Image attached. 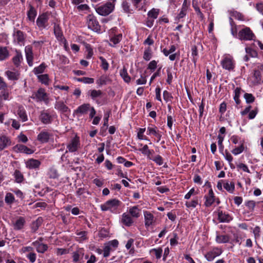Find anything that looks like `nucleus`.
<instances>
[{
	"instance_id": "nucleus-16",
	"label": "nucleus",
	"mask_w": 263,
	"mask_h": 263,
	"mask_svg": "<svg viewBox=\"0 0 263 263\" xmlns=\"http://www.w3.org/2000/svg\"><path fill=\"white\" fill-rule=\"evenodd\" d=\"M52 136V134L51 133L43 130L37 135V139L41 143H47Z\"/></svg>"
},
{
	"instance_id": "nucleus-56",
	"label": "nucleus",
	"mask_w": 263,
	"mask_h": 263,
	"mask_svg": "<svg viewBox=\"0 0 263 263\" xmlns=\"http://www.w3.org/2000/svg\"><path fill=\"white\" fill-rule=\"evenodd\" d=\"M41 224V219L37 218L35 221L33 222L31 226L32 230L33 232H35Z\"/></svg>"
},
{
	"instance_id": "nucleus-15",
	"label": "nucleus",
	"mask_w": 263,
	"mask_h": 263,
	"mask_svg": "<svg viewBox=\"0 0 263 263\" xmlns=\"http://www.w3.org/2000/svg\"><path fill=\"white\" fill-rule=\"evenodd\" d=\"M218 219L220 222L228 223L233 219V217L229 214L218 210L217 212Z\"/></svg>"
},
{
	"instance_id": "nucleus-27",
	"label": "nucleus",
	"mask_w": 263,
	"mask_h": 263,
	"mask_svg": "<svg viewBox=\"0 0 263 263\" xmlns=\"http://www.w3.org/2000/svg\"><path fill=\"white\" fill-rule=\"evenodd\" d=\"M139 151L144 156H146L147 159L151 158V155L154 153V150L149 149L147 145H144L142 147L139 148Z\"/></svg>"
},
{
	"instance_id": "nucleus-59",
	"label": "nucleus",
	"mask_w": 263,
	"mask_h": 263,
	"mask_svg": "<svg viewBox=\"0 0 263 263\" xmlns=\"http://www.w3.org/2000/svg\"><path fill=\"white\" fill-rule=\"evenodd\" d=\"M244 98L246 99V102L248 103H252L255 100L254 97L251 93H245Z\"/></svg>"
},
{
	"instance_id": "nucleus-60",
	"label": "nucleus",
	"mask_w": 263,
	"mask_h": 263,
	"mask_svg": "<svg viewBox=\"0 0 263 263\" xmlns=\"http://www.w3.org/2000/svg\"><path fill=\"white\" fill-rule=\"evenodd\" d=\"M244 150L243 145L242 144L239 146L237 147L232 151V153L235 155H237L241 153Z\"/></svg>"
},
{
	"instance_id": "nucleus-9",
	"label": "nucleus",
	"mask_w": 263,
	"mask_h": 263,
	"mask_svg": "<svg viewBox=\"0 0 263 263\" xmlns=\"http://www.w3.org/2000/svg\"><path fill=\"white\" fill-rule=\"evenodd\" d=\"M223 251L221 249L218 248H214L213 249L207 252L204 256L206 260L209 261H211L220 255Z\"/></svg>"
},
{
	"instance_id": "nucleus-4",
	"label": "nucleus",
	"mask_w": 263,
	"mask_h": 263,
	"mask_svg": "<svg viewBox=\"0 0 263 263\" xmlns=\"http://www.w3.org/2000/svg\"><path fill=\"white\" fill-rule=\"evenodd\" d=\"M87 24L88 28L95 32L100 31V26L96 18L92 15H89L87 17Z\"/></svg>"
},
{
	"instance_id": "nucleus-31",
	"label": "nucleus",
	"mask_w": 263,
	"mask_h": 263,
	"mask_svg": "<svg viewBox=\"0 0 263 263\" xmlns=\"http://www.w3.org/2000/svg\"><path fill=\"white\" fill-rule=\"evenodd\" d=\"M121 221L124 224L128 227L130 226L133 223V220L130 215L126 213L122 214Z\"/></svg>"
},
{
	"instance_id": "nucleus-36",
	"label": "nucleus",
	"mask_w": 263,
	"mask_h": 263,
	"mask_svg": "<svg viewBox=\"0 0 263 263\" xmlns=\"http://www.w3.org/2000/svg\"><path fill=\"white\" fill-rule=\"evenodd\" d=\"M109 81V78L105 75L101 76L96 81V83L99 86L105 85Z\"/></svg>"
},
{
	"instance_id": "nucleus-26",
	"label": "nucleus",
	"mask_w": 263,
	"mask_h": 263,
	"mask_svg": "<svg viewBox=\"0 0 263 263\" xmlns=\"http://www.w3.org/2000/svg\"><path fill=\"white\" fill-rule=\"evenodd\" d=\"M13 64L16 68L18 67L23 60V55L21 52L19 51H16V54L12 59Z\"/></svg>"
},
{
	"instance_id": "nucleus-19",
	"label": "nucleus",
	"mask_w": 263,
	"mask_h": 263,
	"mask_svg": "<svg viewBox=\"0 0 263 263\" xmlns=\"http://www.w3.org/2000/svg\"><path fill=\"white\" fill-rule=\"evenodd\" d=\"M14 41L16 42L20 45H24L25 40V36L24 33L20 31L17 30L13 33Z\"/></svg>"
},
{
	"instance_id": "nucleus-13",
	"label": "nucleus",
	"mask_w": 263,
	"mask_h": 263,
	"mask_svg": "<svg viewBox=\"0 0 263 263\" xmlns=\"http://www.w3.org/2000/svg\"><path fill=\"white\" fill-rule=\"evenodd\" d=\"M42 240V238H40L39 240L35 241L32 243V245L36 248V251L39 253H44L48 249V246L47 245L44 244L41 242Z\"/></svg>"
},
{
	"instance_id": "nucleus-47",
	"label": "nucleus",
	"mask_w": 263,
	"mask_h": 263,
	"mask_svg": "<svg viewBox=\"0 0 263 263\" xmlns=\"http://www.w3.org/2000/svg\"><path fill=\"white\" fill-rule=\"evenodd\" d=\"M198 204V199L197 197L195 198L191 201L186 202L185 205L188 208H195Z\"/></svg>"
},
{
	"instance_id": "nucleus-46",
	"label": "nucleus",
	"mask_w": 263,
	"mask_h": 263,
	"mask_svg": "<svg viewBox=\"0 0 263 263\" xmlns=\"http://www.w3.org/2000/svg\"><path fill=\"white\" fill-rule=\"evenodd\" d=\"M54 33L56 37L61 39L63 35L62 31L59 25L55 24L54 26Z\"/></svg>"
},
{
	"instance_id": "nucleus-6",
	"label": "nucleus",
	"mask_w": 263,
	"mask_h": 263,
	"mask_svg": "<svg viewBox=\"0 0 263 263\" xmlns=\"http://www.w3.org/2000/svg\"><path fill=\"white\" fill-rule=\"evenodd\" d=\"M116 28H112L109 30V36H110V43L109 45L111 46H114L116 44H118L122 39V34L119 33L116 34L115 33Z\"/></svg>"
},
{
	"instance_id": "nucleus-1",
	"label": "nucleus",
	"mask_w": 263,
	"mask_h": 263,
	"mask_svg": "<svg viewBox=\"0 0 263 263\" xmlns=\"http://www.w3.org/2000/svg\"><path fill=\"white\" fill-rule=\"evenodd\" d=\"M31 98L37 102H44L46 104L49 103V98L47 93L44 89L39 88L36 91L32 93Z\"/></svg>"
},
{
	"instance_id": "nucleus-51",
	"label": "nucleus",
	"mask_w": 263,
	"mask_h": 263,
	"mask_svg": "<svg viewBox=\"0 0 263 263\" xmlns=\"http://www.w3.org/2000/svg\"><path fill=\"white\" fill-rule=\"evenodd\" d=\"M38 79L43 84L47 85L48 84L49 78L47 74H41L37 76Z\"/></svg>"
},
{
	"instance_id": "nucleus-7",
	"label": "nucleus",
	"mask_w": 263,
	"mask_h": 263,
	"mask_svg": "<svg viewBox=\"0 0 263 263\" xmlns=\"http://www.w3.org/2000/svg\"><path fill=\"white\" fill-rule=\"evenodd\" d=\"M5 74L9 80L13 82L18 80L21 77L20 71L15 68L6 71Z\"/></svg>"
},
{
	"instance_id": "nucleus-43",
	"label": "nucleus",
	"mask_w": 263,
	"mask_h": 263,
	"mask_svg": "<svg viewBox=\"0 0 263 263\" xmlns=\"http://www.w3.org/2000/svg\"><path fill=\"white\" fill-rule=\"evenodd\" d=\"M241 93V89L239 87H236L234 90V100L237 105H239L240 103V100H239V97Z\"/></svg>"
},
{
	"instance_id": "nucleus-39",
	"label": "nucleus",
	"mask_w": 263,
	"mask_h": 263,
	"mask_svg": "<svg viewBox=\"0 0 263 263\" xmlns=\"http://www.w3.org/2000/svg\"><path fill=\"white\" fill-rule=\"evenodd\" d=\"M120 75L123 78L124 81L127 83L129 82L130 81V78L128 76L127 70L125 67H123V69L120 70Z\"/></svg>"
},
{
	"instance_id": "nucleus-23",
	"label": "nucleus",
	"mask_w": 263,
	"mask_h": 263,
	"mask_svg": "<svg viewBox=\"0 0 263 263\" xmlns=\"http://www.w3.org/2000/svg\"><path fill=\"white\" fill-rule=\"evenodd\" d=\"M84 254V251L83 248H79L72 253V261L74 262L79 261L82 259Z\"/></svg>"
},
{
	"instance_id": "nucleus-64",
	"label": "nucleus",
	"mask_w": 263,
	"mask_h": 263,
	"mask_svg": "<svg viewBox=\"0 0 263 263\" xmlns=\"http://www.w3.org/2000/svg\"><path fill=\"white\" fill-rule=\"evenodd\" d=\"M186 14V8L183 6L179 13L178 14V16H177V18L178 20L182 18L183 17H184L185 16Z\"/></svg>"
},
{
	"instance_id": "nucleus-54",
	"label": "nucleus",
	"mask_w": 263,
	"mask_h": 263,
	"mask_svg": "<svg viewBox=\"0 0 263 263\" xmlns=\"http://www.w3.org/2000/svg\"><path fill=\"white\" fill-rule=\"evenodd\" d=\"M99 59L101 62V66L103 69L106 71L108 69L109 64L105 59L102 57H100Z\"/></svg>"
},
{
	"instance_id": "nucleus-32",
	"label": "nucleus",
	"mask_w": 263,
	"mask_h": 263,
	"mask_svg": "<svg viewBox=\"0 0 263 263\" xmlns=\"http://www.w3.org/2000/svg\"><path fill=\"white\" fill-rule=\"evenodd\" d=\"M17 115L22 122H26L28 120L26 110L22 106H19L17 110Z\"/></svg>"
},
{
	"instance_id": "nucleus-58",
	"label": "nucleus",
	"mask_w": 263,
	"mask_h": 263,
	"mask_svg": "<svg viewBox=\"0 0 263 263\" xmlns=\"http://www.w3.org/2000/svg\"><path fill=\"white\" fill-rule=\"evenodd\" d=\"M78 240L80 242L87 239V232L86 231H81L77 233Z\"/></svg>"
},
{
	"instance_id": "nucleus-5",
	"label": "nucleus",
	"mask_w": 263,
	"mask_h": 263,
	"mask_svg": "<svg viewBox=\"0 0 263 263\" xmlns=\"http://www.w3.org/2000/svg\"><path fill=\"white\" fill-rule=\"evenodd\" d=\"M238 36L241 40H252L255 36L249 28L246 27L239 32Z\"/></svg>"
},
{
	"instance_id": "nucleus-63",
	"label": "nucleus",
	"mask_w": 263,
	"mask_h": 263,
	"mask_svg": "<svg viewBox=\"0 0 263 263\" xmlns=\"http://www.w3.org/2000/svg\"><path fill=\"white\" fill-rule=\"evenodd\" d=\"M163 97L166 102L171 101L173 97L172 95L166 90L163 91Z\"/></svg>"
},
{
	"instance_id": "nucleus-44",
	"label": "nucleus",
	"mask_w": 263,
	"mask_h": 263,
	"mask_svg": "<svg viewBox=\"0 0 263 263\" xmlns=\"http://www.w3.org/2000/svg\"><path fill=\"white\" fill-rule=\"evenodd\" d=\"M13 176L15 181L17 183H21L24 180V176L22 173L18 170H15Z\"/></svg>"
},
{
	"instance_id": "nucleus-24",
	"label": "nucleus",
	"mask_w": 263,
	"mask_h": 263,
	"mask_svg": "<svg viewBox=\"0 0 263 263\" xmlns=\"http://www.w3.org/2000/svg\"><path fill=\"white\" fill-rule=\"evenodd\" d=\"M144 216L145 220V226L148 227L151 226L154 221V217L149 212H144Z\"/></svg>"
},
{
	"instance_id": "nucleus-55",
	"label": "nucleus",
	"mask_w": 263,
	"mask_h": 263,
	"mask_svg": "<svg viewBox=\"0 0 263 263\" xmlns=\"http://www.w3.org/2000/svg\"><path fill=\"white\" fill-rule=\"evenodd\" d=\"M152 58V51L149 48L144 50L143 54V59L146 61H149Z\"/></svg>"
},
{
	"instance_id": "nucleus-62",
	"label": "nucleus",
	"mask_w": 263,
	"mask_h": 263,
	"mask_svg": "<svg viewBox=\"0 0 263 263\" xmlns=\"http://www.w3.org/2000/svg\"><path fill=\"white\" fill-rule=\"evenodd\" d=\"M192 5H193V7H194L195 11L196 12L197 15L200 17V18H201V19L202 20L203 18V14L201 12L199 8L195 3V1H193Z\"/></svg>"
},
{
	"instance_id": "nucleus-2",
	"label": "nucleus",
	"mask_w": 263,
	"mask_h": 263,
	"mask_svg": "<svg viewBox=\"0 0 263 263\" xmlns=\"http://www.w3.org/2000/svg\"><path fill=\"white\" fill-rule=\"evenodd\" d=\"M121 203V201L118 199H111L101 204V209L103 211H110L114 212L118 208Z\"/></svg>"
},
{
	"instance_id": "nucleus-37",
	"label": "nucleus",
	"mask_w": 263,
	"mask_h": 263,
	"mask_svg": "<svg viewBox=\"0 0 263 263\" xmlns=\"http://www.w3.org/2000/svg\"><path fill=\"white\" fill-rule=\"evenodd\" d=\"M160 10L159 9L153 8L147 13V16L149 18L153 20L156 19L159 14Z\"/></svg>"
},
{
	"instance_id": "nucleus-50",
	"label": "nucleus",
	"mask_w": 263,
	"mask_h": 263,
	"mask_svg": "<svg viewBox=\"0 0 263 263\" xmlns=\"http://www.w3.org/2000/svg\"><path fill=\"white\" fill-rule=\"evenodd\" d=\"M149 159L153 160L157 164L159 165H161L163 163V160L162 157L160 155H157L154 157L151 156V158Z\"/></svg>"
},
{
	"instance_id": "nucleus-53",
	"label": "nucleus",
	"mask_w": 263,
	"mask_h": 263,
	"mask_svg": "<svg viewBox=\"0 0 263 263\" xmlns=\"http://www.w3.org/2000/svg\"><path fill=\"white\" fill-rule=\"evenodd\" d=\"M90 95L92 99H95L101 96L102 92L100 90H92L89 91Z\"/></svg>"
},
{
	"instance_id": "nucleus-28",
	"label": "nucleus",
	"mask_w": 263,
	"mask_h": 263,
	"mask_svg": "<svg viewBox=\"0 0 263 263\" xmlns=\"http://www.w3.org/2000/svg\"><path fill=\"white\" fill-rule=\"evenodd\" d=\"M54 108L62 112H67V111H70L69 108L63 101L56 102L54 105Z\"/></svg>"
},
{
	"instance_id": "nucleus-35",
	"label": "nucleus",
	"mask_w": 263,
	"mask_h": 263,
	"mask_svg": "<svg viewBox=\"0 0 263 263\" xmlns=\"http://www.w3.org/2000/svg\"><path fill=\"white\" fill-rule=\"evenodd\" d=\"M229 240V236L227 235H218L216 237V241L218 243H227Z\"/></svg>"
},
{
	"instance_id": "nucleus-3",
	"label": "nucleus",
	"mask_w": 263,
	"mask_h": 263,
	"mask_svg": "<svg viewBox=\"0 0 263 263\" xmlns=\"http://www.w3.org/2000/svg\"><path fill=\"white\" fill-rule=\"evenodd\" d=\"M115 6L110 2H108L96 9L97 12L102 16H106L110 14L114 9Z\"/></svg>"
},
{
	"instance_id": "nucleus-57",
	"label": "nucleus",
	"mask_w": 263,
	"mask_h": 263,
	"mask_svg": "<svg viewBox=\"0 0 263 263\" xmlns=\"http://www.w3.org/2000/svg\"><path fill=\"white\" fill-rule=\"evenodd\" d=\"M176 49V46L174 45H172L169 49L167 50L166 48L163 49L162 51L165 56H168L170 54L174 52Z\"/></svg>"
},
{
	"instance_id": "nucleus-17",
	"label": "nucleus",
	"mask_w": 263,
	"mask_h": 263,
	"mask_svg": "<svg viewBox=\"0 0 263 263\" xmlns=\"http://www.w3.org/2000/svg\"><path fill=\"white\" fill-rule=\"evenodd\" d=\"M13 151L16 153H23L27 154H31L33 151L23 144H17L13 147Z\"/></svg>"
},
{
	"instance_id": "nucleus-30",
	"label": "nucleus",
	"mask_w": 263,
	"mask_h": 263,
	"mask_svg": "<svg viewBox=\"0 0 263 263\" xmlns=\"http://www.w3.org/2000/svg\"><path fill=\"white\" fill-rule=\"evenodd\" d=\"M262 76H261L260 72L259 70H255L254 74L252 77V82L253 84H260L262 82Z\"/></svg>"
},
{
	"instance_id": "nucleus-48",
	"label": "nucleus",
	"mask_w": 263,
	"mask_h": 263,
	"mask_svg": "<svg viewBox=\"0 0 263 263\" xmlns=\"http://www.w3.org/2000/svg\"><path fill=\"white\" fill-rule=\"evenodd\" d=\"M114 250H115L113 248H112L111 247H110V246L109 245L106 244L103 249V251H104L103 256L104 257H107L109 256V254H110V252L111 251H113Z\"/></svg>"
},
{
	"instance_id": "nucleus-20",
	"label": "nucleus",
	"mask_w": 263,
	"mask_h": 263,
	"mask_svg": "<svg viewBox=\"0 0 263 263\" xmlns=\"http://www.w3.org/2000/svg\"><path fill=\"white\" fill-rule=\"evenodd\" d=\"M90 105L88 103L83 104L79 106L77 109L74 110L73 115L78 114H86L89 110Z\"/></svg>"
},
{
	"instance_id": "nucleus-38",
	"label": "nucleus",
	"mask_w": 263,
	"mask_h": 263,
	"mask_svg": "<svg viewBox=\"0 0 263 263\" xmlns=\"http://www.w3.org/2000/svg\"><path fill=\"white\" fill-rule=\"evenodd\" d=\"M140 210L137 206H134L130 208L129 210V213L133 217L138 218L140 216Z\"/></svg>"
},
{
	"instance_id": "nucleus-11",
	"label": "nucleus",
	"mask_w": 263,
	"mask_h": 263,
	"mask_svg": "<svg viewBox=\"0 0 263 263\" xmlns=\"http://www.w3.org/2000/svg\"><path fill=\"white\" fill-rule=\"evenodd\" d=\"M221 64L223 68L231 70L234 68V63L233 59L230 57H226L221 61Z\"/></svg>"
},
{
	"instance_id": "nucleus-8",
	"label": "nucleus",
	"mask_w": 263,
	"mask_h": 263,
	"mask_svg": "<svg viewBox=\"0 0 263 263\" xmlns=\"http://www.w3.org/2000/svg\"><path fill=\"white\" fill-rule=\"evenodd\" d=\"M48 15L47 13H43L40 15L36 20V25L41 30L45 29L48 26Z\"/></svg>"
},
{
	"instance_id": "nucleus-22",
	"label": "nucleus",
	"mask_w": 263,
	"mask_h": 263,
	"mask_svg": "<svg viewBox=\"0 0 263 263\" xmlns=\"http://www.w3.org/2000/svg\"><path fill=\"white\" fill-rule=\"evenodd\" d=\"M26 221L24 217H18L13 223V229L15 230H20L24 228Z\"/></svg>"
},
{
	"instance_id": "nucleus-41",
	"label": "nucleus",
	"mask_w": 263,
	"mask_h": 263,
	"mask_svg": "<svg viewBox=\"0 0 263 263\" xmlns=\"http://www.w3.org/2000/svg\"><path fill=\"white\" fill-rule=\"evenodd\" d=\"M47 42L46 37L42 36L39 38L37 41H34L33 42V45L35 48H41L43 44Z\"/></svg>"
},
{
	"instance_id": "nucleus-25",
	"label": "nucleus",
	"mask_w": 263,
	"mask_h": 263,
	"mask_svg": "<svg viewBox=\"0 0 263 263\" xmlns=\"http://www.w3.org/2000/svg\"><path fill=\"white\" fill-rule=\"evenodd\" d=\"M10 145L11 141L8 137L5 136H2L0 137V151L4 149Z\"/></svg>"
},
{
	"instance_id": "nucleus-33",
	"label": "nucleus",
	"mask_w": 263,
	"mask_h": 263,
	"mask_svg": "<svg viewBox=\"0 0 263 263\" xmlns=\"http://www.w3.org/2000/svg\"><path fill=\"white\" fill-rule=\"evenodd\" d=\"M9 57V52L6 47H0V61L7 59Z\"/></svg>"
},
{
	"instance_id": "nucleus-34",
	"label": "nucleus",
	"mask_w": 263,
	"mask_h": 263,
	"mask_svg": "<svg viewBox=\"0 0 263 263\" xmlns=\"http://www.w3.org/2000/svg\"><path fill=\"white\" fill-rule=\"evenodd\" d=\"M223 188L230 193H233L235 190V184L233 182H229L228 181L224 180Z\"/></svg>"
},
{
	"instance_id": "nucleus-14",
	"label": "nucleus",
	"mask_w": 263,
	"mask_h": 263,
	"mask_svg": "<svg viewBox=\"0 0 263 263\" xmlns=\"http://www.w3.org/2000/svg\"><path fill=\"white\" fill-rule=\"evenodd\" d=\"M25 55L27 63L29 66H32L33 54L32 51V48L31 46L28 45L25 47Z\"/></svg>"
},
{
	"instance_id": "nucleus-10",
	"label": "nucleus",
	"mask_w": 263,
	"mask_h": 263,
	"mask_svg": "<svg viewBox=\"0 0 263 263\" xmlns=\"http://www.w3.org/2000/svg\"><path fill=\"white\" fill-rule=\"evenodd\" d=\"M80 143L79 138L77 137H74L70 141L67 145V148L68 151L65 152L67 153L68 152L73 153L76 152L80 147Z\"/></svg>"
},
{
	"instance_id": "nucleus-42",
	"label": "nucleus",
	"mask_w": 263,
	"mask_h": 263,
	"mask_svg": "<svg viewBox=\"0 0 263 263\" xmlns=\"http://www.w3.org/2000/svg\"><path fill=\"white\" fill-rule=\"evenodd\" d=\"M46 67V66L45 63H42L39 66L35 67L33 70V73L36 74H39L40 73H42L45 68Z\"/></svg>"
},
{
	"instance_id": "nucleus-52",
	"label": "nucleus",
	"mask_w": 263,
	"mask_h": 263,
	"mask_svg": "<svg viewBox=\"0 0 263 263\" xmlns=\"http://www.w3.org/2000/svg\"><path fill=\"white\" fill-rule=\"evenodd\" d=\"M225 159L229 162L231 168H234V166L231 163L233 158L232 155L227 151H226L225 154H223Z\"/></svg>"
},
{
	"instance_id": "nucleus-61",
	"label": "nucleus",
	"mask_w": 263,
	"mask_h": 263,
	"mask_svg": "<svg viewBox=\"0 0 263 263\" xmlns=\"http://www.w3.org/2000/svg\"><path fill=\"white\" fill-rule=\"evenodd\" d=\"M246 52L250 57H256L257 56V52L250 47L246 48Z\"/></svg>"
},
{
	"instance_id": "nucleus-40",
	"label": "nucleus",
	"mask_w": 263,
	"mask_h": 263,
	"mask_svg": "<svg viewBox=\"0 0 263 263\" xmlns=\"http://www.w3.org/2000/svg\"><path fill=\"white\" fill-rule=\"evenodd\" d=\"M14 201L15 198L14 195L12 193H6L5 197V201L7 204L11 205L14 202Z\"/></svg>"
},
{
	"instance_id": "nucleus-18",
	"label": "nucleus",
	"mask_w": 263,
	"mask_h": 263,
	"mask_svg": "<svg viewBox=\"0 0 263 263\" xmlns=\"http://www.w3.org/2000/svg\"><path fill=\"white\" fill-rule=\"evenodd\" d=\"M41 164L39 160L33 158L27 160L25 162L26 167L30 170L39 168Z\"/></svg>"
},
{
	"instance_id": "nucleus-49",
	"label": "nucleus",
	"mask_w": 263,
	"mask_h": 263,
	"mask_svg": "<svg viewBox=\"0 0 263 263\" xmlns=\"http://www.w3.org/2000/svg\"><path fill=\"white\" fill-rule=\"evenodd\" d=\"M78 82H83L85 84H92L94 82V79L91 78L83 77L77 78Z\"/></svg>"
},
{
	"instance_id": "nucleus-21",
	"label": "nucleus",
	"mask_w": 263,
	"mask_h": 263,
	"mask_svg": "<svg viewBox=\"0 0 263 263\" xmlns=\"http://www.w3.org/2000/svg\"><path fill=\"white\" fill-rule=\"evenodd\" d=\"M205 201L204 205L206 207L210 206L215 201V196L212 189L209 191L208 194L204 196Z\"/></svg>"
},
{
	"instance_id": "nucleus-12",
	"label": "nucleus",
	"mask_w": 263,
	"mask_h": 263,
	"mask_svg": "<svg viewBox=\"0 0 263 263\" xmlns=\"http://www.w3.org/2000/svg\"><path fill=\"white\" fill-rule=\"evenodd\" d=\"M39 118L43 124H48L51 123L53 116L47 110L42 111L41 112Z\"/></svg>"
},
{
	"instance_id": "nucleus-45",
	"label": "nucleus",
	"mask_w": 263,
	"mask_h": 263,
	"mask_svg": "<svg viewBox=\"0 0 263 263\" xmlns=\"http://www.w3.org/2000/svg\"><path fill=\"white\" fill-rule=\"evenodd\" d=\"M159 132L158 128L155 126H148L147 129V135H153L156 136Z\"/></svg>"
},
{
	"instance_id": "nucleus-29",
	"label": "nucleus",
	"mask_w": 263,
	"mask_h": 263,
	"mask_svg": "<svg viewBox=\"0 0 263 263\" xmlns=\"http://www.w3.org/2000/svg\"><path fill=\"white\" fill-rule=\"evenodd\" d=\"M36 14L37 12L35 8L32 6L29 5V10L27 12V17L29 20L32 22H34Z\"/></svg>"
}]
</instances>
